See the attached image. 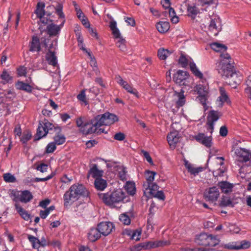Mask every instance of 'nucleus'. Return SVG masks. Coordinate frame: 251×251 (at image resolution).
<instances>
[{"instance_id":"7c9ffc66","label":"nucleus","mask_w":251,"mask_h":251,"mask_svg":"<svg viewBox=\"0 0 251 251\" xmlns=\"http://www.w3.org/2000/svg\"><path fill=\"white\" fill-rule=\"evenodd\" d=\"M109 27L115 38L117 39L122 38L120 30L117 27V23L113 19L110 21Z\"/></svg>"},{"instance_id":"864d4df0","label":"nucleus","mask_w":251,"mask_h":251,"mask_svg":"<svg viewBox=\"0 0 251 251\" xmlns=\"http://www.w3.org/2000/svg\"><path fill=\"white\" fill-rule=\"evenodd\" d=\"M53 176V175L51 174L50 175L44 178H39L36 177L34 178H31L30 180L29 181L30 182H40V181H47L50 179H51ZM29 182L28 180L27 179L25 180V183H28Z\"/></svg>"},{"instance_id":"b1692460","label":"nucleus","mask_w":251,"mask_h":251,"mask_svg":"<svg viewBox=\"0 0 251 251\" xmlns=\"http://www.w3.org/2000/svg\"><path fill=\"white\" fill-rule=\"evenodd\" d=\"M141 233V230L139 229L132 230L131 229H126L123 231V234L125 235H126L131 239L135 241H139L140 240Z\"/></svg>"},{"instance_id":"c03bdc74","label":"nucleus","mask_w":251,"mask_h":251,"mask_svg":"<svg viewBox=\"0 0 251 251\" xmlns=\"http://www.w3.org/2000/svg\"><path fill=\"white\" fill-rule=\"evenodd\" d=\"M156 173L153 171H147L145 173V176L146 179V182L144 183L151 184L153 183L152 182L154 180V176L156 175Z\"/></svg>"},{"instance_id":"72a5a7b5","label":"nucleus","mask_w":251,"mask_h":251,"mask_svg":"<svg viewBox=\"0 0 251 251\" xmlns=\"http://www.w3.org/2000/svg\"><path fill=\"white\" fill-rule=\"evenodd\" d=\"M156 27L160 33H165L169 30L170 24L168 22H159L156 24Z\"/></svg>"},{"instance_id":"9b49d317","label":"nucleus","mask_w":251,"mask_h":251,"mask_svg":"<svg viewBox=\"0 0 251 251\" xmlns=\"http://www.w3.org/2000/svg\"><path fill=\"white\" fill-rule=\"evenodd\" d=\"M221 115V113L217 111L211 110L209 112L207 116V125L208 129L211 133L213 131L215 122L218 121Z\"/></svg>"},{"instance_id":"774afa93","label":"nucleus","mask_w":251,"mask_h":251,"mask_svg":"<svg viewBox=\"0 0 251 251\" xmlns=\"http://www.w3.org/2000/svg\"><path fill=\"white\" fill-rule=\"evenodd\" d=\"M31 134L30 132H27L23 135L21 140L23 143H25L31 138Z\"/></svg>"},{"instance_id":"603ef678","label":"nucleus","mask_w":251,"mask_h":251,"mask_svg":"<svg viewBox=\"0 0 251 251\" xmlns=\"http://www.w3.org/2000/svg\"><path fill=\"white\" fill-rule=\"evenodd\" d=\"M246 83L247 87L245 91L248 98L251 100V75L248 76Z\"/></svg>"},{"instance_id":"39448f33","label":"nucleus","mask_w":251,"mask_h":251,"mask_svg":"<svg viewBox=\"0 0 251 251\" xmlns=\"http://www.w3.org/2000/svg\"><path fill=\"white\" fill-rule=\"evenodd\" d=\"M194 91L195 94L198 96L197 100L205 107L206 105V100L209 95V86L206 81H200L195 86Z\"/></svg>"},{"instance_id":"c756f323","label":"nucleus","mask_w":251,"mask_h":251,"mask_svg":"<svg viewBox=\"0 0 251 251\" xmlns=\"http://www.w3.org/2000/svg\"><path fill=\"white\" fill-rule=\"evenodd\" d=\"M30 51H40L41 50L40 42L38 37L37 36H33L32 41L30 44Z\"/></svg>"},{"instance_id":"bb28decb","label":"nucleus","mask_w":251,"mask_h":251,"mask_svg":"<svg viewBox=\"0 0 251 251\" xmlns=\"http://www.w3.org/2000/svg\"><path fill=\"white\" fill-rule=\"evenodd\" d=\"M185 166L188 172L194 176L198 175L203 171V168L201 167H195L194 165L190 163L188 161H185Z\"/></svg>"},{"instance_id":"a19ab883","label":"nucleus","mask_w":251,"mask_h":251,"mask_svg":"<svg viewBox=\"0 0 251 251\" xmlns=\"http://www.w3.org/2000/svg\"><path fill=\"white\" fill-rule=\"evenodd\" d=\"M125 188L130 195H133L136 192L135 184L133 181H127L125 185Z\"/></svg>"},{"instance_id":"4c0bfd02","label":"nucleus","mask_w":251,"mask_h":251,"mask_svg":"<svg viewBox=\"0 0 251 251\" xmlns=\"http://www.w3.org/2000/svg\"><path fill=\"white\" fill-rule=\"evenodd\" d=\"M117 172L118 177L123 181L127 179L126 171L125 167L122 166H116Z\"/></svg>"},{"instance_id":"c85d7f7f","label":"nucleus","mask_w":251,"mask_h":251,"mask_svg":"<svg viewBox=\"0 0 251 251\" xmlns=\"http://www.w3.org/2000/svg\"><path fill=\"white\" fill-rule=\"evenodd\" d=\"M101 235L98 227L93 228L89 230L88 238L90 241L95 242L101 237Z\"/></svg>"},{"instance_id":"f704fd0d","label":"nucleus","mask_w":251,"mask_h":251,"mask_svg":"<svg viewBox=\"0 0 251 251\" xmlns=\"http://www.w3.org/2000/svg\"><path fill=\"white\" fill-rule=\"evenodd\" d=\"M89 174L94 178H100L102 176L103 171L99 170L96 165H94L90 169Z\"/></svg>"},{"instance_id":"423d86ee","label":"nucleus","mask_w":251,"mask_h":251,"mask_svg":"<svg viewBox=\"0 0 251 251\" xmlns=\"http://www.w3.org/2000/svg\"><path fill=\"white\" fill-rule=\"evenodd\" d=\"M56 14L58 15L59 18L62 19L61 24L59 25L50 24L47 26V29L48 33L50 35L55 36L57 35L61 28L63 27L65 22V15L63 12V4L61 3H57L54 6Z\"/></svg>"},{"instance_id":"393cba45","label":"nucleus","mask_w":251,"mask_h":251,"mask_svg":"<svg viewBox=\"0 0 251 251\" xmlns=\"http://www.w3.org/2000/svg\"><path fill=\"white\" fill-rule=\"evenodd\" d=\"M46 59L49 64L53 67H58L57 57L55 52L52 50L51 48L46 55Z\"/></svg>"},{"instance_id":"6ab92c4d","label":"nucleus","mask_w":251,"mask_h":251,"mask_svg":"<svg viewBox=\"0 0 251 251\" xmlns=\"http://www.w3.org/2000/svg\"><path fill=\"white\" fill-rule=\"evenodd\" d=\"M196 140L206 147L209 148L212 146V137L207 136L203 133H200L195 136Z\"/></svg>"},{"instance_id":"f257e3e1","label":"nucleus","mask_w":251,"mask_h":251,"mask_svg":"<svg viewBox=\"0 0 251 251\" xmlns=\"http://www.w3.org/2000/svg\"><path fill=\"white\" fill-rule=\"evenodd\" d=\"M217 70L223 77L229 78L235 84H239L242 80V76L237 73L234 69L233 61L227 53H222L220 61L218 63Z\"/></svg>"},{"instance_id":"aec40b11","label":"nucleus","mask_w":251,"mask_h":251,"mask_svg":"<svg viewBox=\"0 0 251 251\" xmlns=\"http://www.w3.org/2000/svg\"><path fill=\"white\" fill-rule=\"evenodd\" d=\"M219 91L220 95L217 100V104L219 107H221L224 103L226 102L228 103H230V101L224 88L220 87Z\"/></svg>"},{"instance_id":"a18cd8bd","label":"nucleus","mask_w":251,"mask_h":251,"mask_svg":"<svg viewBox=\"0 0 251 251\" xmlns=\"http://www.w3.org/2000/svg\"><path fill=\"white\" fill-rule=\"evenodd\" d=\"M47 135L46 129L44 128L43 125H42L41 122L39 123L37 131V138L38 139H40Z\"/></svg>"},{"instance_id":"f03ea898","label":"nucleus","mask_w":251,"mask_h":251,"mask_svg":"<svg viewBox=\"0 0 251 251\" xmlns=\"http://www.w3.org/2000/svg\"><path fill=\"white\" fill-rule=\"evenodd\" d=\"M88 196V192L83 185L75 184L72 185L69 190L64 194V205L65 207L69 208L81 196L87 197Z\"/></svg>"},{"instance_id":"5701e85b","label":"nucleus","mask_w":251,"mask_h":251,"mask_svg":"<svg viewBox=\"0 0 251 251\" xmlns=\"http://www.w3.org/2000/svg\"><path fill=\"white\" fill-rule=\"evenodd\" d=\"M225 247L228 249H248L250 247V243L249 242L243 241L240 243L238 244L237 243H228L225 245Z\"/></svg>"},{"instance_id":"9d476101","label":"nucleus","mask_w":251,"mask_h":251,"mask_svg":"<svg viewBox=\"0 0 251 251\" xmlns=\"http://www.w3.org/2000/svg\"><path fill=\"white\" fill-rule=\"evenodd\" d=\"M220 194L219 189L215 186H213L205 191L204 197L207 201L214 202L217 201Z\"/></svg>"},{"instance_id":"de8ad7c7","label":"nucleus","mask_w":251,"mask_h":251,"mask_svg":"<svg viewBox=\"0 0 251 251\" xmlns=\"http://www.w3.org/2000/svg\"><path fill=\"white\" fill-rule=\"evenodd\" d=\"M119 219L120 222L124 225H128L130 224L131 220L127 213L121 214L119 216Z\"/></svg>"},{"instance_id":"a878e982","label":"nucleus","mask_w":251,"mask_h":251,"mask_svg":"<svg viewBox=\"0 0 251 251\" xmlns=\"http://www.w3.org/2000/svg\"><path fill=\"white\" fill-rule=\"evenodd\" d=\"M169 242L164 240L151 241L146 243L145 245L143 246V247L146 249L150 248H154L168 245L169 244Z\"/></svg>"},{"instance_id":"f3484780","label":"nucleus","mask_w":251,"mask_h":251,"mask_svg":"<svg viewBox=\"0 0 251 251\" xmlns=\"http://www.w3.org/2000/svg\"><path fill=\"white\" fill-rule=\"evenodd\" d=\"M180 135L177 131L170 132L167 135V139L170 147L175 149L180 140Z\"/></svg>"},{"instance_id":"37998d69","label":"nucleus","mask_w":251,"mask_h":251,"mask_svg":"<svg viewBox=\"0 0 251 251\" xmlns=\"http://www.w3.org/2000/svg\"><path fill=\"white\" fill-rule=\"evenodd\" d=\"M210 47L212 50L217 52H224L227 49V47L226 46L218 43L211 44Z\"/></svg>"},{"instance_id":"f8f14e48","label":"nucleus","mask_w":251,"mask_h":251,"mask_svg":"<svg viewBox=\"0 0 251 251\" xmlns=\"http://www.w3.org/2000/svg\"><path fill=\"white\" fill-rule=\"evenodd\" d=\"M115 79L117 82L127 92L133 94L137 98L139 97V95L137 90L129 84L126 81L124 80L121 76L117 75L116 76Z\"/></svg>"},{"instance_id":"cd10ccee","label":"nucleus","mask_w":251,"mask_h":251,"mask_svg":"<svg viewBox=\"0 0 251 251\" xmlns=\"http://www.w3.org/2000/svg\"><path fill=\"white\" fill-rule=\"evenodd\" d=\"M15 207L17 212L25 221H29L31 219V215L27 211L24 209L19 204L16 203Z\"/></svg>"},{"instance_id":"69168bd1","label":"nucleus","mask_w":251,"mask_h":251,"mask_svg":"<svg viewBox=\"0 0 251 251\" xmlns=\"http://www.w3.org/2000/svg\"><path fill=\"white\" fill-rule=\"evenodd\" d=\"M36 169L37 170L40 171L41 173H45L47 171L48 166L46 164L41 163L38 165Z\"/></svg>"},{"instance_id":"5fc2aeb1","label":"nucleus","mask_w":251,"mask_h":251,"mask_svg":"<svg viewBox=\"0 0 251 251\" xmlns=\"http://www.w3.org/2000/svg\"><path fill=\"white\" fill-rule=\"evenodd\" d=\"M41 122L42 123V125H43L45 129H46L47 134L50 131L52 130L54 127V126L52 124L49 122L46 119L44 120Z\"/></svg>"},{"instance_id":"1a4fd4ad","label":"nucleus","mask_w":251,"mask_h":251,"mask_svg":"<svg viewBox=\"0 0 251 251\" xmlns=\"http://www.w3.org/2000/svg\"><path fill=\"white\" fill-rule=\"evenodd\" d=\"M76 124L77 126L79 127V129L83 134L87 135L96 133V132H91L90 129L93 127L92 125L94 124L93 123V119L89 122L84 123L82 117H79L76 120Z\"/></svg>"},{"instance_id":"dca6fc26","label":"nucleus","mask_w":251,"mask_h":251,"mask_svg":"<svg viewBox=\"0 0 251 251\" xmlns=\"http://www.w3.org/2000/svg\"><path fill=\"white\" fill-rule=\"evenodd\" d=\"M224 158L223 157H216L215 158V163L216 164L217 169L214 170L213 172L215 176H222L225 173L226 169L223 166L224 164Z\"/></svg>"},{"instance_id":"7ed1b4c3","label":"nucleus","mask_w":251,"mask_h":251,"mask_svg":"<svg viewBox=\"0 0 251 251\" xmlns=\"http://www.w3.org/2000/svg\"><path fill=\"white\" fill-rule=\"evenodd\" d=\"M118 121L117 116L112 113L106 112L101 115H98L93 118L92 128L90 129L91 132H96L97 134L104 133V129L101 128L102 126H110Z\"/></svg>"},{"instance_id":"e433bc0d","label":"nucleus","mask_w":251,"mask_h":251,"mask_svg":"<svg viewBox=\"0 0 251 251\" xmlns=\"http://www.w3.org/2000/svg\"><path fill=\"white\" fill-rule=\"evenodd\" d=\"M208 236L209 234L204 233L200 234L196 238V242L200 245L206 246Z\"/></svg>"},{"instance_id":"0eeeda50","label":"nucleus","mask_w":251,"mask_h":251,"mask_svg":"<svg viewBox=\"0 0 251 251\" xmlns=\"http://www.w3.org/2000/svg\"><path fill=\"white\" fill-rule=\"evenodd\" d=\"M231 152L233 157L239 162H246L251 159V152L246 149L234 146L231 148Z\"/></svg>"},{"instance_id":"a211bd4d","label":"nucleus","mask_w":251,"mask_h":251,"mask_svg":"<svg viewBox=\"0 0 251 251\" xmlns=\"http://www.w3.org/2000/svg\"><path fill=\"white\" fill-rule=\"evenodd\" d=\"M218 186L221 189L222 192L228 194L232 192L234 185L226 181H221L218 183Z\"/></svg>"},{"instance_id":"ddd939ff","label":"nucleus","mask_w":251,"mask_h":251,"mask_svg":"<svg viewBox=\"0 0 251 251\" xmlns=\"http://www.w3.org/2000/svg\"><path fill=\"white\" fill-rule=\"evenodd\" d=\"M161 3L162 6L166 9H168V13L170 20L172 23L177 24L179 22V18L176 16V13L172 7H170V2L169 0H162Z\"/></svg>"},{"instance_id":"8fccbe9b","label":"nucleus","mask_w":251,"mask_h":251,"mask_svg":"<svg viewBox=\"0 0 251 251\" xmlns=\"http://www.w3.org/2000/svg\"><path fill=\"white\" fill-rule=\"evenodd\" d=\"M86 53H87L90 59V65L93 68L94 71H97V64L95 58L89 51H86Z\"/></svg>"},{"instance_id":"09e8293b","label":"nucleus","mask_w":251,"mask_h":251,"mask_svg":"<svg viewBox=\"0 0 251 251\" xmlns=\"http://www.w3.org/2000/svg\"><path fill=\"white\" fill-rule=\"evenodd\" d=\"M3 180L7 183H15L17 181L15 176L11 173H5L3 175Z\"/></svg>"},{"instance_id":"20e7f679","label":"nucleus","mask_w":251,"mask_h":251,"mask_svg":"<svg viewBox=\"0 0 251 251\" xmlns=\"http://www.w3.org/2000/svg\"><path fill=\"white\" fill-rule=\"evenodd\" d=\"M99 197L103 202L107 205L114 206L115 203L122 201H128L126 199V194L120 189L106 193L99 194Z\"/></svg>"},{"instance_id":"412c9836","label":"nucleus","mask_w":251,"mask_h":251,"mask_svg":"<svg viewBox=\"0 0 251 251\" xmlns=\"http://www.w3.org/2000/svg\"><path fill=\"white\" fill-rule=\"evenodd\" d=\"M32 193L28 190H24L20 192L16 199L22 202L27 203L33 199Z\"/></svg>"},{"instance_id":"49530a36","label":"nucleus","mask_w":251,"mask_h":251,"mask_svg":"<svg viewBox=\"0 0 251 251\" xmlns=\"http://www.w3.org/2000/svg\"><path fill=\"white\" fill-rule=\"evenodd\" d=\"M27 237L33 248L38 249L40 247V242L37 238L31 235H28Z\"/></svg>"},{"instance_id":"79ce46f5","label":"nucleus","mask_w":251,"mask_h":251,"mask_svg":"<svg viewBox=\"0 0 251 251\" xmlns=\"http://www.w3.org/2000/svg\"><path fill=\"white\" fill-rule=\"evenodd\" d=\"M178 62L180 65L183 67H186L188 64L190 66V63L193 62L192 59L189 56H186L183 54H181L180 56Z\"/></svg>"},{"instance_id":"052dcab7","label":"nucleus","mask_w":251,"mask_h":251,"mask_svg":"<svg viewBox=\"0 0 251 251\" xmlns=\"http://www.w3.org/2000/svg\"><path fill=\"white\" fill-rule=\"evenodd\" d=\"M1 78L5 82H9L12 79V77L6 70L2 72Z\"/></svg>"},{"instance_id":"680f3d73","label":"nucleus","mask_w":251,"mask_h":251,"mask_svg":"<svg viewBox=\"0 0 251 251\" xmlns=\"http://www.w3.org/2000/svg\"><path fill=\"white\" fill-rule=\"evenodd\" d=\"M151 197H153L162 201H164L165 199V196L162 191H157V192H155L151 196Z\"/></svg>"},{"instance_id":"ea45409f","label":"nucleus","mask_w":251,"mask_h":251,"mask_svg":"<svg viewBox=\"0 0 251 251\" xmlns=\"http://www.w3.org/2000/svg\"><path fill=\"white\" fill-rule=\"evenodd\" d=\"M219 242L220 240L216 236L209 234L206 246L215 247L219 244Z\"/></svg>"},{"instance_id":"4be33fe9","label":"nucleus","mask_w":251,"mask_h":251,"mask_svg":"<svg viewBox=\"0 0 251 251\" xmlns=\"http://www.w3.org/2000/svg\"><path fill=\"white\" fill-rule=\"evenodd\" d=\"M143 187L145 189L144 194L148 197H151L155 192H157L159 187L155 183H151V184L144 183Z\"/></svg>"},{"instance_id":"4468645a","label":"nucleus","mask_w":251,"mask_h":251,"mask_svg":"<svg viewBox=\"0 0 251 251\" xmlns=\"http://www.w3.org/2000/svg\"><path fill=\"white\" fill-rule=\"evenodd\" d=\"M101 235L106 236L109 235L114 228V224L110 222H102L97 226Z\"/></svg>"},{"instance_id":"3c124183","label":"nucleus","mask_w":251,"mask_h":251,"mask_svg":"<svg viewBox=\"0 0 251 251\" xmlns=\"http://www.w3.org/2000/svg\"><path fill=\"white\" fill-rule=\"evenodd\" d=\"M220 205L221 206H233L232 201L230 198L224 196L222 197Z\"/></svg>"},{"instance_id":"6e6552de","label":"nucleus","mask_w":251,"mask_h":251,"mask_svg":"<svg viewBox=\"0 0 251 251\" xmlns=\"http://www.w3.org/2000/svg\"><path fill=\"white\" fill-rule=\"evenodd\" d=\"M175 81L179 85L190 87L188 84L190 78L189 74L186 71L179 70L174 76Z\"/></svg>"},{"instance_id":"2f4dec72","label":"nucleus","mask_w":251,"mask_h":251,"mask_svg":"<svg viewBox=\"0 0 251 251\" xmlns=\"http://www.w3.org/2000/svg\"><path fill=\"white\" fill-rule=\"evenodd\" d=\"M190 69L193 74L200 79V81L205 80L206 79L204 77L202 73L200 71L194 62L190 63Z\"/></svg>"},{"instance_id":"c9c22d12","label":"nucleus","mask_w":251,"mask_h":251,"mask_svg":"<svg viewBox=\"0 0 251 251\" xmlns=\"http://www.w3.org/2000/svg\"><path fill=\"white\" fill-rule=\"evenodd\" d=\"M15 86L17 89L24 90L27 92H31L32 90V87L30 85L22 81H19L16 83Z\"/></svg>"},{"instance_id":"e2e57ef3","label":"nucleus","mask_w":251,"mask_h":251,"mask_svg":"<svg viewBox=\"0 0 251 251\" xmlns=\"http://www.w3.org/2000/svg\"><path fill=\"white\" fill-rule=\"evenodd\" d=\"M44 5L43 4L42 7L40 6V4H38V7L36 10V14L39 18L44 16L45 11L44 10Z\"/></svg>"},{"instance_id":"58836bf2","label":"nucleus","mask_w":251,"mask_h":251,"mask_svg":"<svg viewBox=\"0 0 251 251\" xmlns=\"http://www.w3.org/2000/svg\"><path fill=\"white\" fill-rule=\"evenodd\" d=\"M107 183L106 181L101 178H96L95 181V187L99 190H103L106 187Z\"/></svg>"},{"instance_id":"2eb2a0df","label":"nucleus","mask_w":251,"mask_h":251,"mask_svg":"<svg viewBox=\"0 0 251 251\" xmlns=\"http://www.w3.org/2000/svg\"><path fill=\"white\" fill-rule=\"evenodd\" d=\"M222 29L221 22L220 18L217 16H214L211 19L209 25V29L214 32V35L216 36Z\"/></svg>"},{"instance_id":"bf43d9fd","label":"nucleus","mask_w":251,"mask_h":251,"mask_svg":"<svg viewBox=\"0 0 251 251\" xmlns=\"http://www.w3.org/2000/svg\"><path fill=\"white\" fill-rule=\"evenodd\" d=\"M118 41L116 43L117 46L122 51H125L126 50V41L125 39L122 38L118 39Z\"/></svg>"},{"instance_id":"4d7b16f0","label":"nucleus","mask_w":251,"mask_h":251,"mask_svg":"<svg viewBox=\"0 0 251 251\" xmlns=\"http://www.w3.org/2000/svg\"><path fill=\"white\" fill-rule=\"evenodd\" d=\"M187 11L188 15L192 18H194L198 13V10L197 8L194 5H189L187 8Z\"/></svg>"},{"instance_id":"338daca9","label":"nucleus","mask_w":251,"mask_h":251,"mask_svg":"<svg viewBox=\"0 0 251 251\" xmlns=\"http://www.w3.org/2000/svg\"><path fill=\"white\" fill-rule=\"evenodd\" d=\"M56 149V146L54 142L49 143L46 148V152L51 153L54 151Z\"/></svg>"},{"instance_id":"13d9d810","label":"nucleus","mask_w":251,"mask_h":251,"mask_svg":"<svg viewBox=\"0 0 251 251\" xmlns=\"http://www.w3.org/2000/svg\"><path fill=\"white\" fill-rule=\"evenodd\" d=\"M66 138L63 135H57L54 137V143L55 145H60L65 143Z\"/></svg>"},{"instance_id":"6e6d98bb","label":"nucleus","mask_w":251,"mask_h":251,"mask_svg":"<svg viewBox=\"0 0 251 251\" xmlns=\"http://www.w3.org/2000/svg\"><path fill=\"white\" fill-rule=\"evenodd\" d=\"M170 52L167 50L159 49L158 51V56L161 60H165L170 55Z\"/></svg>"},{"instance_id":"0e129e2a","label":"nucleus","mask_w":251,"mask_h":251,"mask_svg":"<svg viewBox=\"0 0 251 251\" xmlns=\"http://www.w3.org/2000/svg\"><path fill=\"white\" fill-rule=\"evenodd\" d=\"M77 98L78 100L84 103L85 105H87L88 104V102L86 100L85 93L84 91H81V93L77 95Z\"/></svg>"},{"instance_id":"473e14b6","label":"nucleus","mask_w":251,"mask_h":251,"mask_svg":"<svg viewBox=\"0 0 251 251\" xmlns=\"http://www.w3.org/2000/svg\"><path fill=\"white\" fill-rule=\"evenodd\" d=\"M174 96L175 99H176V103L179 106H182L185 102V99L184 95V92H181L180 93L174 92Z\"/></svg>"}]
</instances>
